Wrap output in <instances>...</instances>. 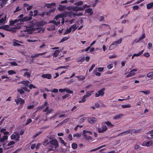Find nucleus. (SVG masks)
Returning a JSON list of instances; mask_svg holds the SVG:
<instances>
[{
  "mask_svg": "<svg viewBox=\"0 0 153 153\" xmlns=\"http://www.w3.org/2000/svg\"><path fill=\"white\" fill-rule=\"evenodd\" d=\"M140 92H141L144 93V94L148 95L149 94H150V91L149 90H147L146 91H140Z\"/></svg>",
  "mask_w": 153,
  "mask_h": 153,
  "instance_id": "nucleus-43",
  "label": "nucleus"
},
{
  "mask_svg": "<svg viewBox=\"0 0 153 153\" xmlns=\"http://www.w3.org/2000/svg\"><path fill=\"white\" fill-rule=\"evenodd\" d=\"M81 133L79 134V133H77L74 134L73 135V137H76L78 138H79L81 136Z\"/></svg>",
  "mask_w": 153,
  "mask_h": 153,
  "instance_id": "nucleus-53",
  "label": "nucleus"
},
{
  "mask_svg": "<svg viewBox=\"0 0 153 153\" xmlns=\"http://www.w3.org/2000/svg\"><path fill=\"white\" fill-rule=\"evenodd\" d=\"M46 53V52H44L41 53H35L34 55H32L31 56V57L32 58H34L36 57H38L40 55H44Z\"/></svg>",
  "mask_w": 153,
  "mask_h": 153,
  "instance_id": "nucleus-23",
  "label": "nucleus"
},
{
  "mask_svg": "<svg viewBox=\"0 0 153 153\" xmlns=\"http://www.w3.org/2000/svg\"><path fill=\"white\" fill-rule=\"evenodd\" d=\"M93 91H89L87 92V94L84 96L86 97H90L91 95V93H92Z\"/></svg>",
  "mask_w": 153,
  "mask_h": 153,
  "instance_id": "nucleus-35",
  "label": "nucleus"
},
{
  "mask_svg": "<svg viewBox=\"0 0 153 153\" xmlns=\"http://www.w3.org/2000/svg\"><path fill=\"white\" fill-rule=\"evenodd\" d=\"M44 116L43 115H40L38 116L35 119V120H37L38 119L39 120V123L41 122L42 120L44 121H47V117H46L44 119Z\"/></svg>",
  "mask_w": 153,
  "mask_h": 153,
  "instance_id": "nucleus-16",
  "label": "nucleus"
},
{
  "mask_svg": "<svg viewBox=\"0 0 153 153\" xmlns=\"http://www.w3.org/2000/svg\"><path fill=\"white\" fill-rule=\"evenodd\" d=\"M17 91L20 94H23L25 92L22 89H18L17 90Z\"/></svg>",
  "mask_w": 153,
  "mask_h": 153,
  "instance_id": "nucleus-57",
  "label": "nucleus"
},
{
  "mask_svg": "<svg viewBox=\"0 0 153 153\" xmlns=\"http://www.w3.org/2000/svg\"><path fill=\"white\" fill-rule=\"evenodd\" d=\"M122 42V39H120L117 41H115L112 43L109 47V50H111L114 49L115 47L117 46L118 44H120Z\"/></svg>",
  "mask_w": 153,
  "mask_h": 153,
  "instance_id": "nucleus-8",
  "label": "nucleus"
},
{
  "mask_svg": "<svg viewBox=\"0 0 153 153\" xmlns=\"http://www.w3.org/2000/svg\"><path fill=\"white\" fill-rule=\"evenodd\" d=\"M32 122V120L30 119H28L27 120V122L25 123L26 125H27Z\"/></svg>",
  "mask_w": 153,
  "mask_h": 153,
  "instance_id": "nucleus-60",
  "label": "nucleus"
},
{
  "mask_svg": "<svg viewBox=\"0 0 153 153\" xmlns=\"http://www.w3.org/2000/svg\"><path fill=\"white\" fill-rule=\"evenodd\" d=\"M86 119V117H83L80 119L79 122L81 123H83L85 121Z\"/></svg>",
  "mask_w": 153,
  "mask_h": 153,
  "instance_id": "nucleus-54",
  "label": "nucleus"
},
{
  "mask_svg": "<svg viewBox=\"0 0 153 153\" xmlns=\"http://www.w3.org/2000/svg\"><path fill=\"white\" fill-rule=\"evenodd\" d=\"M50 146L51 147L52 150H54L59 146L58 141L56 139H54L49 141Z\"/></svg>",
  "mask_w": 153,
  "mask_h": 153,
  "instance_id": "nucleus-4",
  "label": "nucleus"
},
{
  "mask_svg": "<svg viewBox=\"0 0 153 153\" xmlns=\"http://www.w3.org/2000/svg\"><path fill=\"white\" fill-rule=\"evenodd\" d=\"M49 104L47 102H45L44 104V107H45L44 109L43 110V112H47L46 113V114H48L51 113V112L53 111V110L52 109H49Z\"/></svg>",
  "mask_w": 153,
  "mask_h": 153,
  "instance_id": "nucleus-7",
  "label": "nucleus"
},
{
  "mask_svg": "<svg viewBox=\"0 0 153 153\" xmlns=\"http://www.w3.org/2000/svg\"><path fill=\"white\" fill-rule=\"evenodd\" d=\"M58 91V90L56 88H54L53 90L51 91L52 93H57Z\"/></svg>",
  "mask_w": 153,
  "mask_h": 153,
  "instance_id": "nucleus-61",
  "label": "nucleus"
},
{
  "mask_svg": "<svg viewBox=\"0 0 153 153\" xmlns=\"http://www.w3.org/2000/svg\"><path fill=\"white\" fill-rule=\"evenodd\" d=\"M70 27L71 28L73 32L77 28V27L76 26V24H74L73 25H71L70 26Z\"/></svg>",
  "mask_w": 153,
  "mask_h": 153,
  "instance_id": "nucleus-33",
  "label": "nucleus"
},
{
  "mask_svg": "<svg viewBox=\"0 0 153 153\" xmlns=\"http://www.w3.org/2000/svg\"><path fill=\"white\" fill-rule=\"evenodd\" d=\"M68 138L70 141L72 140V137L71 134H69L68 137Z\"/></svg>",
  "mask_w": 153,
  "mask_h": 153,
  "instance_id": "nucleus-63",
  "label": "nucleus"
},
{
  "mask_svg": "<svg viewBox=\"0 0 153 153\" xmlns=\"http://www.w3.org/2000/svg\"><path fill=\"white\" fill-rule=\"evenodd\" d=\"M11 139L15 140L16 141H18L20 138V136L19 134L17 132H15L11 136Z\"/></svg>",
  "mask_w": 153,
  "mask_h": 153,
  "instance_id": "nucleus-11",
  "label": "nucleus"
},
{
  "mask_svg": "<svg viewBox=\"0 0 153 153\" xmlns=\"http://www.w3.org/2000/svg\"><path fill=\"white\" fill-rule=\"evenodd\" d=\"M146 36L145 34L143 33V34L138 39V40H135L133 41V42H135V43H137L138 42L140 41L141 40L143 39Z\"/></svg>",
  "mask_w": 153,
  "mask_h": 153,
  "instance_id": "nucleus-19",
  "label": "nucleus"
},
{
  "mask_svg": "<svg viewBox=\"0 0 153 153\" xmlns=\"http://www.w3.org/2000/svg\"><path fill=\"white\" fill-rule=\"evenodd\" d=\"M146 8L149 10L153 7V2H150L146 5Z\"/></svg>",
  "mask_w": 153,
  "mask_h": 153,
  "instance_id": "nucleus-25",
  "label": "nucleus"
},
{
  "mask_svg": "<svg viewBox=\"0 0 153 153\" xmlns=\"http://www.w3.org/2000/svg\"><path fill=\"white\" fill-rule=\"evenodd\" d=\"M86 97L84 95L82 97V98L81 100L79 101V103H81L84 102L86 100Z\"/></svg>",
  "mask_w": 153,
  "mask_h": 153,
  "instance_id": "nucleus-42",
  "label": "nucleus"
},
{
  "mask_svg": "<svg viewBox=\"0 0 153 153\" xmlns=\"http://www.w3.org/2000/svg\"><path fill=\"white\" fill-rule=\"evenodd\" d=\"M88 121L91 124H94L97 121V119L94 117H90L88 119Z\"/></svg>",
  "mask_w": 153,
  "mask_h": 153,
  "instance_id": "nucleus-17",
  "label": "nucleus"
},
{
  "mask_svg": "<svg viewBox=\"0 0 153 153\" xmlns=\"http://www.w3.org/2000/svg\"><path fill=\"white\" fill-rule=\"evenodd\" d=\"M15 143L13 141H11L8 143L7 144V146H11L14 144Z\"/></svg>",
  "mask_w": 153,
  "mask_h": 153,
  "instance_id": "nucleus-59",
  "label": "nucleus"
},
{
  "mask_svg": "<svg viewBox=\"0 0 153 153\" xmlns=\"http://www.w3.org/2000/svg\"><path fill=\"white\" fill-rule=\"evenodd\" d=\"M152 138L150 137L147 138V139L143 141L142 143V146L147 147L151 146L153 144L152 141V140H151V139Z\"/></svg>",
  "mask_w": 153,
  "mask_h": 153,
  "instance_id": "nucleus-6",
  "label": "nucleus"
},
{
  "mask_svg": "<svg viewBox=\"0 0 153 153\" xmlns=\"http://www.w3.org/2000/svg\"><path fill=\"white\" fill-rule=\"evenodd\" d=\"M89 133V134H91L92 133L89 131H88L85 130H84L83 131L82 134L84 138L87 140H91L92 139V138L90 136H88L86 134Z\"/></svg>",
  "mask_w": 153,
  "mask_h": 153,
  "instance_id": "nucleus-9",
  "label": "nucleus"
},
{
  "mask_svg": "<svg viewBox=\"0 0 153 153\" xmlns=\"http://www.w3.org/2000/svg\"><path fill=\"white\" fill-rule=\"evenodd\" d=\"M131 105L130 104L126 105H121V107L123 108H129L131 107Z\"/></svg>",
  "mask_w": 153,
  "mask_h": 153,
  "instance_id": "nucleus-39",
  "label": "nucleus"
},
{
  "mask_svg": "<svg viewBox=\"0 0 153 153\" xmlns=\"http://www.w3.org/2000/svg\"><path fill=\"white\" fill-rule=\"evenodd\" d=\"M65 91L67 93L69 94H73V92L72 90H70L68 88H65Z\"/></svg>",
  "mask_w": 153,
  "mask_h": 153,
  "instance_id": "nucleus-45",
  "label": "nucleus"
},
{
  "mask_svg": "<svg viewBox=\"0 0 153 153\" xmlns=\"http://www.w3.org/2000/svg\"><path fill=\"white\" fill-rule=\"evenodd\" d=\"M7 1V0H0V3L2 6L5 4Z\"/></svg>",
  "mask_w": 153,
  "mask_h": 153,
  "instance_id": "nucleus-38",
  "label": "nucleus"
},
{
  "mask_svg": "<svg viewBox=\"0 0 153 153\" xmlns=\"http://www.w3.org/2000/svg\"><path fill=\"white\" fill-rule=\"evenodd\" d=\"M8 139V136L4 135L3 137L0 139V142H3L4 140H7Z\"/></svg>",
  "mask_w": 153,
  "mask_h": 153,
  "instance_id": "nucleus-34",
  "label": "nucleus"
},
{
  "mask_svg": "<svg viewBox=\"0 0 153 153\" xmlns=\"http://www.w3.org/2000/svg\"><path fill=\"white\" fill-rule=\"evenodd\" d=\"M105 124H106L109 128H111L114 126V125L112 124L111 122L107 121L104 122Z\"/></svg>",
  "mask_w": 153,
  "mask_h": 153,
  "instance_id": "nucleus-24",
  "label": "nucleus"
},
{
  "mask_svg": "<svg viewBox=\"0 0 153 153\" xmlns=\"http://www.w3.org/2000/svg\"><path fill=\"white\" fill-rule=\"evenodd\" d=\"M68 9L69 10H72L74 11H79L83 10L82 7H79L76 6H70L68 7Z\"/></svg>",
  "mask_w": 153,
  "mask_h": 153,
  "instance_id": "nucleus-15",
  "label": "nucleus"
},
{
  "mask_svg": "<svg viewBox=\"0 0 153 153\" xmlns=\"http://www.w3.org/2000/svg\"><path fill=\"white\" fill-rule=\"evenodd\" d=\"M138 132L139 131H136L135 129H133L127 131L125 132L120 134L118 135V136H122L123 135L128 134L130 133L131 134H133L135 133H138Z\"/></svg>",
  "mask_w": 153,
  "mask_h": 153,
  "instance_id": "nucleus-10",
  "label": "nucleus"
},
{
  "mask_svg": "<svg viewBox=\"0 0 153 153\" xmlns=\"http://www.w3.org/2000/svg\"><path fill=\"white\" fill-rule=\"evenodd\" d=\"M43 25L42 22H41L33 23L32 27H27L26 31L29 33H32L34 31L35 33H42L44 31V30L41 27Z\"/></svg>",
  "mask_w": 153,
  "mask_h": 153,
  "instance_id": "nucleus-1",
  "label": "nucleus"
},
{
  "mask_svg": "<svg viewBox=\"0 0 153 153\" xmlns=\"http://www.w3.org/2000/svg\"><path fill=\"white\" fill-rule=\"evenodd\" d=\"M43 78H46L48 79H50L51 78V75L49 74H43L42 75Z\"/></svg>",
  "mask_w": 153,
  "mask_h": 153,
  "instance_id": "nucleus-22",
  "label": "nucleus"
},
{
  "mask_svg": "<svg viewBox=\"0 0 153 153\" xmlns=\"http://www.w3.org/2000/svg\"><path fill=\"white\" fill-rule=\"evenodd\" d=\"M144 51V50H143L142 51H141L139 53L137 54H134V56H139L141 55L143 53Z\"/></svg>",
  "mask_w": 153,
  "mask_h": 153,
  "instance_id": "nucleus-52",
  "label": "nucleus"
},
{
  "mask_svg": "<svg viewBox=\"0 0 153 153\" xmlns=\"http://www.w3.org/2000/svg\"><path fill=\"white\" fill-rule=\"evenodd\" d=\"M117 57V55L115 54H114L111 55H110L109 56V59H111L112 58H114Z\"/></svg>",
  "mask_w": 153,
  "mask_h": 153,
  "instance_id": "nucleus-46",
  "label": "nucleus"
},
{
  "mask_svg": "<svg viewBox=\"0 0 153 153\" xmlns=\"http://www.w3.org/2000/svg\"><path fill=\"white\" fill-rule=\"evenodd\" d=\"M27 41L29 42H36L37 41V40H33L31 39H28L27 40Z\"/></svg>",
  "mask_w": 153,
  "mask_h": 153,
  "instance_id": "nucleus-56",
  "label": "nucleus"
},
{
  "mask_svg": "<svg viewBox=\"0 0 153 153\" xmlns=\"http://www.w3.org/2000/svg\"><path fill=\"white\" fill-rule=\"evenodd\" d=\"M8 74L9 75H12L14 74H16V72L14 71L10 70L8 71Z\"/></svg>",
  "mask_w": 153,
  "mask_h": 153,
  "instance_id": "nucleus-51",
  "label": "nucleus"
},
{
  "mask_svg": "<svg viewBox=\"0 0 153 153\" xmlns=\"http://www.w3.org/2000/svg\"><path fill=\"white\" fill-rule=\"evenodd\" d=\"M61 51V50H56L55 51L54 53H53V56L54 57H56L57 56L58 54H59L60 52Z\"/></svg>",
  "mask_w": 153,
  "mask_h": 153,
  "instance_id": "nucleus-32",
  "label": "nucleus"
},
{
  "mask_svg": "<svg viewBox=\"0 0 153 153\" xmlns=\"http://www.w3.org/2000/svg\"><path fill=\"white\" fill-rule=\"evenodd\" d=\"M146 76L148 78H152L153 76V72L149 73L147 74Z\"/></svg>",
  "mask_w": 153,
  "mask_h": 153,
  "instance_id": "nucleus-47",
  "label": "nucleus"
},
{
  "mask_svg": "<svg viewBox=\"0 0 153 153\" xmlns=\"http://www.w3.org/2000/svg\"><path fill=\"white\" fill-rule=\"evenodd\" d=\"M68 39V38L67 37H65L63 38L60 41L59 43H62V42L65 41L67 40Z\"/></svg>",
  "mask_w": 153,
  "mask_h": 153,
  "instance_id": "nucleus-58",
  "label": "nucleus"
},
{
  "mask_svg": "<svg viewBox=\"0 0 153 153\" xmlns=\"http://www.w3.org/2000/svg\"><path fill=\"white\" fill-rule=\"evenodd\" d=\"M3 28L7 31H12L13 28H12V25L9 26L8 25H5L3 27Z\"/></svg>",
  "mask_w": 153,
  "mask_h": 153,
  "instance_id": "nucleus-20",
  "label": "nucleus"
},
{
  "mask_svg": "<svg viewBox=\"0 0 153 153\" xmlns=\"http://www.w3.org/2000/svg\"><path fill=\"white\" fill-rule=\"evenodd\" d=\"M72 14L71 12L70 11L68 12H64L62 13H60L56 16L54 18V19L55 20H53L49 22V23H53L57 26L59 25L60 24V20L59 19V18H63L67 16L70 17Z\"/></svg>",
  "mask_w": 153,
  "mask_h": 153,
  "instance_id": "nucleus-2",
  "label": "nucleus"
},
{
  "mask_svg": "<svg viewBox=\"0 0 153 153\" xmlns=\"http://www.w3.org/2000/svg\"><path fill=\"white\" fill-rule=\"evenodd\" d=\"M55 29V26L53 24L50 25L49 27L47 28V29L49 30H54Z\"/></svg>",
  "mask_w": 153,
  "mask_h": 153,
  "instance_id": "nucleus-31",
  "label": "nucleus"
},
{
  "mask_svg": "<svg viewBox=\"0 0 153 153\" xmlns=\"http://www.w3.org/2000/svg\"><path fill=\"white\" fill-rule=\"evenodd\" d=\"M12 28L13 29L16 30L20 28L23 22L22 20L19 19H15L14 21H12Z\"/></svg>",
  "mask_w": 153,
  "mask_h": 153,
  "instance_id": "nucleus-3",
  "label": "nucleus"
},
{
  "mask_svg": "<svg viewBox=\"0 0 153 153\" xmlns=\"http://www.w3.org/2000/svg\"><path fill=\"white\" fill-rule=\"evenodd\" d=\"M30 74L27 71H26L24 73L23 76L24 77H26L27 78H30Z\"/></svg>",
  "mask_w": 153,
  "mask_h": 153,
  "instance_id": "nucleus-36",
  "label": "nucleus"
},
{
  "mask_svg": "<svg viewBox=\"0 0 153 153\" xmlns=\"http://www.w3.org/2000/svg\"><path fill=\"white\" fill-rule=\"evenodd\" d=\"M84 57H80L78 59L77 61L80 62H83L84 61Z\"/></svg>",
  "mask_w": 153,
  "mask_h": 153,
  "instance_id": "nucleus-55",
  "label": "nucleus"
},
{
  "mask_svg": "<svg viewBox=\"0 0 153 153\" xmlns=\"http://www.w3.org/2000/svg\"><path fill=\"white\" fill-rule=\"evenodd\" d=\"M114 63L112 62L111 64L108 65L107 67L108 69H110L112 68L113 67Z\"/></svg>",
  "mask_w": 153,
  "mask_h": 153,
  "instance_id": "nucleus-48",
  "label": "nucleus"
},
{
  "mask_svg": "<svg viewBox=\"0 0 153 153\" xmlns=\"http://www.w3.org/2000/svg\"><path fill=\"white\" fill-rule=\"evenodd\" d=\"M71 31H72V29L70 27L69 29H67L66 32L64 33V35H65L67 33H70Z\"/></svg>",
  "mask_w": 153,
  "mask_h": 153,
  "instance_id": "nucleus-49",
  "label": "nucleus"
},
{
  "mask_svg": "<svg viewBox=\"0 0 153 153\" xmlns=\"http://www.w3.org/2000/svg\"><path fill=\"white\" fill-rule=\"evenodd\" d=\"M71 31H72V29L70 27L69 29H67L66 32L64 33V35H65L67 33H70Z\"/></svg>",
  "mask_w": 153,
  "mask_h": 153,
  "instance_id": "nucleus-50",
  "label": "nucleus"
},
{
  "mask_svg": "<svg viewBox=\"0 0 153 153\" xmlns=\"http://www.w3.org/2000/svg\"><path fill=\"white\" fill-rule=\"evenodd\" d=\"M66 8L65 6L62 5H59V7L58 8V9L60 11H62L65 10Z\"/></svg>",
  "mask_w": 153,
  "mask_h": 153,
  "instance_id": "nucleus-26",
  "label": "nucleus"
},
{
  "mask_svg": "<svg viewBox=\"0 0 153 153\" xmlns=\"http://www.w3.org/2000/svg\"><path fill=\"white\" fill-rule=\"evenodd\" d=\"M85 12L89 14L90 15H91L93 13L92 9L91 8L86 9L85 10Z\"/></svg>",
  "mask_w": 153,
  "mask_h": 153,
  "instance_id": "nucleus-28",
  "label": "nucleus"
},
{
  "mask_svg": "<svg viewBox=\"0 0 153 153\" xmlns=\"http://www.w3.org/2000/svg\"><path fill=\"white\" fill-rule=\"evenodd\" d=\"M76 77L78 78V80L79 81L83 80L85 78V77L83 76H76Z\"/></svg>",
  "mask_w": 153,
  "mask_h": 153,
  "instance_id": "nucleus-40",
  "label": "nucleus"
},
{
  "mask_svg": "<svg viewBox=\"0 0 153 153\" xmlns=\"http://www.w3.org/2000/svg\"><path fill=\"white\" fill-rule=\"evenodd\" d=\"M43 145L45 146H50L49 141L48 139H45L43 143Z\"/></svg>",
  "mask_w": 153,
  "mask_h": 153,
  "instance_id": "nucleus-30",
  "label": "nucleus"
},
{
  "mask_svg": "<svg viewBox=\"0 0 153 153\" xmlns=\"http://www.w3.org/2000/svg\"><path fill=\"white\" fill-rule=\"evenodd\" d=\"M104 94V91L102 90H100L96 93L95 97H98L100 96H102Z\"/></svg>",
  "mask_w": 153,
  "mask_h": 153,
  "instance_id": "nucleus-18",
  "label": "nucleus"
},
{
  "mask_svg": "<svg viewBox=\"0 0 153 153\" xmlns=\"http://www.w3.org/2000/svg\"><path fill=\"white\" fill-rule=\"evenodd\" d=\"M108 129V127L104 123H102L98 128V131L99 133H103L107 131Z\"/></svg>",
  "mask_w": 153,
  "mask_h": 153,
  "instance_id": "nucleus-5",
  "label": "nucleus"
},
{
  "mask_svg": "<svg viewBox=\"0 0 153 153\" xmlns=\"http://www.w3.org/2000/svg\"><path fill=\"white\" fill-rule=\"evenodd\" d=\"M138 69H133L131 70L129 73L126 75V77L128 78L130 76H134L136 74L135 72L137 71Z\"/></svg>",
  "mask_w": 153,
  "mask_h": 153,
  "instance_id": "nucleus-14",
  "label": "nucleus"
},
{
  "mask_svg": "<svg viewBox=\"0 0 153 153\" xmlns=\"http://www.w3.org/2000/svg\"><path fill=\"white\" fill-rule=\"evenodd\" d=\"M139 7L137 5H135L132 8L134 10H137L139 9Z\"/></svg>",
  "mask_w": 153,
  "mask_h": 153,
  "instance_id": "nucleus-62",
  "label": "nucleus"
},
{
  "mask_svg": "<svg viewBox=\"0 0 153 153\" xmlns=\"http://www.w3.org/2000/svg\"><path fill=\"white\" fill-rule=\"evenodd\" d=\"M45 46V44L44 43H43L39 47V48L41 49L43 48H44Z\"/></svg>",
  "mask_w": 153,
  "mask_h": 153,
  "instance_id": "nucleus-64",
  "label": "nucleus"
},
{
  "mask_svg": "<svg viewBox=\"0 0 153 153\" xmlns=\"http://www.w3.org/2000/svg\"><path fill=\"white\" fill-rule=\"evenodd\" d=\"M83 4V2L81 1H79L76 2L75 3V5H77L78 6H81Z\"/></svg>",
  "mask_w": 153,
  "mask_h": 153,
  "instance_id": "nucleus-41",
  "label": "nucleus"
},
{
  "mask_svg": "<svg viewBox=\"0 0 153 153\" xmlns=\"http://www.w3.org/2000/svg\"><path fill=\"white\" fill-rule=\"evenodd\" d=\"M124 116V115L122 114H118L115 116H114L113 118L115 120H117L120 118L123 117Z\"/></svg>",
  "mask_w": 153,
  "mask_h": 153,
  "instance_id": "nucleus-27",
  "label": "nucleus"
},
{
  "mask_svg": "<svg viewBox=\"0 0 153 153\" xmlns=\"http://www.w3.org/2000/svg\"><path fill=\"white\" fill-rule=\"evenodd\" d=\"M33 12L32 11H31L30 13V16L25 17L21 19L22 22H27L31 20L32 19V17L31 16L33 15Z\"/></svg>",
  "mask_w": 153,
  "mask_h": 153,
  "instance_id": "nucleus-12",
  "label": "nucleus"
},
{
  "mask_svg": "<svg viewBox=\"0 0 153 153\" xmlns=\"http://www.w3.org/2000/svg\"><path fill=\"white\" fill-rule=\"evenodd\" d=\"M15 101L17 104H18L20 102V104L23 105L25 102L24 100L20 98V96L19 95L17 96L16 99H15Z\"/></svg>",
  "mask_w": 153,
  "mask_h": 153,
  "instance_id": "nucleus-13",
  "label": "nucleus"
},
{
  "mask_svg": "<svg viewBox=\"0 0 153 153\" xmlns=\"http://www.w3.org/2000/svg\"><path fill=\"white\" fill-rule=\"evenodd\" d=\"M56 4L55 3H47L45 4V6L46 7L48 8H50L55 6Z\"/></svg>",
  "mask_w": 153,
  "mask_h": 153,
  "instance_id": "nucleus-21",
  "label": "nucleus"
},
{
  "mask_svg": "<svg viewBox=\"0 0 153 153\" xmlns=\"http://www.w3.org/2000/svg\"><path fill=\"white\" fill-rule=\"evenodd\" d=\"M71 147L73 149H75L77 147V145L76 143H74L72 144Z\"/></svg>",
  "mask_w": 153,
  "mask_h": 153,
  "instance_id": "nucleus-44",
  "label": "nucleus"
},
{
  "mask_svg": "<svg viewBox=\"0 0 153 153\" xmlns=\"http://www.w3.org/2000/svg\"><path fill=\"white\" fill-rule=\"evenodd\" d=\"M29 83V81L28 80L23 81L21 82V83L25 85V86H28Z\"/></svg>",
  "mask_w": 153,
  "mask_h": 153,
  "instance_id": "nucleus-37",
  "label": "nucleus"
},
{
  "mask_svg": "<svg viewBox=\"0 0 153 153\" xmlns=\"http://www.w3.org/2000/svg\"><path fill=\"white\" fill-rule=\"evenodd\" d=\"M7 18L6 16H5L4 18H2L0 20V24L1 25H3L5 23Z\"/></svg>",
  "mask_w": 153,
  "mask_h": 153,
  "instance_id": "nucleus-29",
  "label": "nucleus"
}]
</instances>
